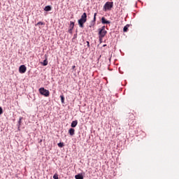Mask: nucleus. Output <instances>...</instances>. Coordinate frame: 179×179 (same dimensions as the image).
Masks as SVG:
<instances>
[{"label":"nucleus","instance_id":"27","mask_svg":"<svg viewBox=\"0 0 179 179\" xmlns=\"http://www.w3.org/2000/svg\"><path fill=\"white\" fill-rule=\"evenodd\" d=\"M70 29L73 30V28H72V27H70Z\"/></svg>","mask_w":179,"mask_h":179},{"label":"nucleus","instance_id":"18","mask_svg":"<svg viewBox=\"0 0 179 179\" xmlns=\"http://www.w3.org/2000/svg\"><path fill=\"white\" fill-rule=\"evenodd\" d=\"M99 31H106V26H103L101 28L99 29Z\"/></svg>","mask_w":179,"mask_h":179},{"label":"nucleus","instance_id":"7","mask_svg":"<svg viewBox=\"0 0 179 179\" xmlns=\"http://www.w3.org/2000/svg\"><path fill=\"white\" fill-rule=\"evenodd\" d=\"M45 59L42 62V65H43V66H47V65H48V59L47 55H45Z\"/></svg>","mask_w":179,"mask_h":179},{"label":"nucleus","instance_id":"21","mask_svg":"<svg viewBox=\"0 0 179 179\" xmlns=\"http://www.w3.org/2000/svg\"><path fill=\"white\" fill-rule=\"evenodd\" d=\"M61 100H62V103H64V100L65 99V98L64 97V96H61Z\"/></svg>","mask_w":179,"mask_h":179},{"label":"nucleus","instance_id":"9","mask_svg":"<svg viewBox=\"0 0 179 179\" xmlns=\"http://www.w3.org/2000/svg\"><path fill=\"white\" fill-rule=\"evenodd\" d=\"M97 15V13H95L94 14V20L92 21L91 26L90 27H92V26H94V24L96 23V16Z\"/></svg>","mask_w":179,"mask_h":179},{"label":"nucleus","instance_id":"13","mask_svg":"<svg viewBox=\"0 0 179 179\" xmlns=\"http://www.w3.org/2000/svg\"><path fill=\"white\" fill-rule=\"evenodd\" d=\"M44 10H45V12H50V10H51V6H46L44 8Z\"/></svg>","mask_w":179,"mask_h":179},{"label":"nucleus","instance_id":"16","mask_svg":"<svg viewBox=\"0 0 179 179\" xmlns=\"http://www.w3.org/2000/svg\"><path fill=\"white\" fill-rule=\"evenodd\" d=\"M43 26L44 25V22H38L37 24H35V26Z\"/></svg>","mask_w":179,"mask_h":179},{"label":"nucleus","instance_id":"10","mask_svg":"<svg viewBox=\"0 0 179 179\" xmlns=\"http://www.w3.org/2000/svg\"><path fill=\"white\" fill-rule=\"evenodd\" d=\"M69 134L71 135V136H73V135H75V129L71 128L69 131Z\"/></svg>","mask_w":179,"mask_h":179},{"label":"nucleus","instance_id":"6","mask_svg":"<svg viewBox=\"0 0 179 179\" xmlns=\"http://www.w3.org/2000/svg\"><path fill=\"white\" fill-rule=\"evenodd\" d=\"M101 23L103 24H110V23H111L110 21L106 20V17H103L101 18Z\"/></svg>","mask_w":179,"mask_h":179},{"label":"nucleus","instance_id":"3","mask_svg":"<svg viewBox=\"0 0 179 179\" xmlns=\"http://www.w3.org/2000/svg\"><path fill=\"white\" fill-rule=\"evenodd\" d=\"M106 34L107 31H99V41H101Z\"/></svg>","mask_w":179,"mask_h":179},{"label":"nucleus","instance_id":"5","mask_svg":"<svg viewBox=\"0 0 179 179\" xmlns=\"http://www.w3.org/2000/svg\"><path fill=\"white\" fill-rule=\"evenodd\" d=\"M85 23H86V21H85V20H81V18H80V20H78V24L80 27H83V24H85Z\"/></svg>","mask_w":179,"mask_h":179},{"label":"nucleus","instance_id":"17","mask_svg":"<svg viewBox=\"0 0 179 179\" xmlns=\"http://www.w3.org/2000/svg\"><path fill=\"white\" fill-rule=\"evenodd\" d=\"M70 27H72V28L75 27V22L71 21L70 22Z\"/></svg>","mask_w":179,"mask_h":179},{"label":"nucleus","instance_id":"2","mask_svg":"<svg viewBox=\"0 0 179 179\" xmlns=\"http://www.w3.org/2000/svg\"><path fill=\"white\" fill-rule=\"evenodd\" d=\"M113 8V2H106L103 6V9L105 10H110Z\"/></svg>","mask_w":179,"mask_h":179},{"label":"nucleus","instance_id":"12","mask_svg":"<svg viewBox=\"0 0 179 179\" xmlns=\"http://www.w3.org/2000/svg\"><path fill=\"white\" fill-rule=\"evenodd\" d=\"M76 179H83V175L78 173V175L75 176Z\"/></svg>","mask_w":179,"mask_h":179},{"label":"nucleus","instance_id":"24","mask_svg":"<svg viewBox=\"0 0 179 179\" xmlns=\"http://www.w3.org/2000/svg\"><path fill=\"white\" fill-rule=\"evenodd\" d=\"M78 37V34H74L73 38H76Z\"/></svg>","mask_w":179,"mask_h":179},{"label":"nucleus","instance_id":"4","mask_svg":"<svg viewBox=\"0 0 179 179\" xmlns=\"http://www.w3.org/2000/svg\"><path fill=\"white\" fill-rule=\"evenodd\" d=\"M27 71V68L24 65H21L19 68L20 73H24Z\"/></svg>","mask_w":179,"mask_h":179},{"label":"nucleus","instance_id":"20","mask_svg":"<svg viewBox=\"0 0 179 179\" xmlns=\"http://www.w3.org/2000/svg\"><path fill=\"white\" fill-rule=\"evenodd\" d=\"M3 113V110L2 109V107L0 106V115Z\"/></svg>","mask_w":179,"mask_h":179},{"label":"nucleus","instance_id":"25","mask_svg":"<svg viewBox=\"0 0 179 179\" xmlns=\"http://www.w3.org/2000/svg\"><path fill=\"white\" fill-rule=\"evenodd\" d=\"M87 47H90V43H89V41H87Z\"/></svg>","mask_w":179,"mask_h":179},{"label":"nucleus","instance_id":"28","mask_svg":"<svg viewBox=\"0 0 179 179\" xmlns=\"http://www.w3.org/2000/svg\"><path fill=\"white\" fill-rule=\"evenodd\" d=\"M106 46H107V45H103V47H106Z\"/></svg>","mask_w":179,"mask_h":179},{"label":"nucleus","instance_id":"22","mask_svg":"<svg viewBox=\"0 0 179 179\" xmlns=\"http://www.w3.org/2000/svg\"><path fill=\"white\" fill-rule=\"evenodd\" d=\"M53 178H54V179H58L57 175H54V176H53Z\"/></svg>","mask_w":179,"mask_h":179},{"label":"nucleus","instance_id":"8","mask_svg":"<svg viewBox=\"0 0 179 179\" xmlns=\"http://www.w3.org/2000/svg\"><path fill=\"white\" fill-rule=\"evenodd\" d=\"M80 19H81L82 20H84V21L87 22V14H86V13H84L81 15Z\"/></svg>","mask_w":179,"mask_h":179},{"label":"nucleus","instance_id":"26","mask_svg":"<svg viewBox=\"0 0 179 179\" xmlns=\"http://www.w3.org/2000/svg\"><path fill=\"white\" fill-rule=\"evenodd\" d=\"M75 68H76V66H72V69H75Z\"/></svg>","mask_w":179,"mask_h":179},{"label":"nucleus","instance_id":"11","mask_svg":"<svg viewBox=\"0 0 179 179\" xmlns=\"http://www.w3.org/2000/svg\"><path fill=\"white\" fill-rule=\"evenodd\" d=\"M78 125V120H74L71 122V128H75Z\"/></svg>","mask_w":179,"mask_h":179},{"label":"nucleus","instance_id":"19","mask_svg":"<svg viewBox=\"0 0 179 179\" xmlns=\"http://www.w3.org/2000/svg\"><path fill=\"white\" fill-rule=\"evenodd\" d=\"M57 145L59 146V148H64V143H57Z\"/></svg>","mask_w":179,"mask_h":179},{"label":"nucleus","instance_id":"29","mask_svg":"<svg viewBox=\"0 0 179 179\" xmlns=\"http://www.w3.org/2000/svg\"><path fill=\"white\" fill-rule=\"evenodd\" d=\"M40 142H43V140H41Z\"/></svg>","mask_w":179,"mask_h":179},{"label":"nucleus","instance_id":"14","mask_svg":"<svg viewBox=\"0 0 179 179\" xmlns=\"http://www.w3.org/2000/svg\"><path fill=\"white\" fill-rule=\"evenodd\" d=\"M128 27H129V24H127L126 26L124 27L123 28V31L125 33L128 31Z\"/></svg>","mask_w":179,"mask_h":179},{"label":"nucleus","instance_id":"15","mask_svg":"<svg viewBox=\"0 0 179 179\" xmlns=\"http://www.w3.org/2000/svg\"><path fill=\"white\" fill-rule=\"evenodd\" d=\"M23 120V117H20L19 118V121H18V127H20L21 124H22V120Z\"/></svg>","mask_w":179,"mask_h":179},{"label":"nucleus","instance_id":"1","mask_svg":"<svg viewBox=\"0 0 179 179\" xmlns=\"http://www.w3.org/2000/svg\"><path fill=\"white\" fill-rule=\"evenodd\" d=\"M39 93H41L42 96H45V97H48V96H50V91L45 90L44 87H41L39 89Z\"/></svg>","mask_w":179,"mask_h":179},{"label":"nucleus","instance_id":"23","mask_svg":"<svg viewBox=\"0 0 179 179\" xmlns=\"http://www.w3.org/2000/svg\"><path fill=\"white\" fill-rule=\"evenodd\" d=\"M68 31H69V33L70 34H72V29H69Z\"/></svg>","mask_w":179,"mask_h":179}]
</instances>
